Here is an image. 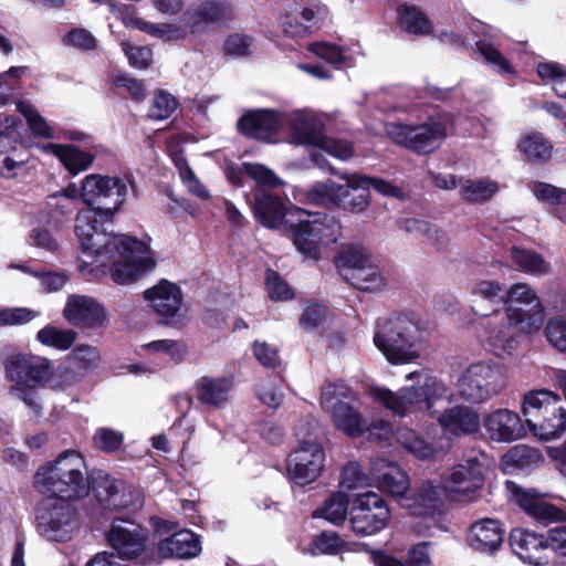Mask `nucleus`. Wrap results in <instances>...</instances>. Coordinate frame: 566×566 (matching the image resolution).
<instances>
[{
    "instance_id": "nucleus-15",
    "label": "nucleus",
    "mask_w": 566,
    "mask_h": 566,
    "mask_svg": "<svg viewBox=\"0 0 566 566\" xmlns=\"http://www.w3.org/2000/svg\"><path fill=\"white\" fill-rule=\"evenodd\" d=\"M322 408L327 411L342 432L358 437L364 432L365 420L359 411L356 394L342 384H328L321 394Z\"/></svg>"
},
{
    "instance_id": "nucleus-17",
    "label": "nucleus",
    "mask_w": 566,
    "mask_h": 566,
    "mask_svg": "<svg viewBox=\"0 0 566 566\" xmlns=\"http://www.w3.org/2000/svg\"><path fill=\"white\" fill-rule=\"evenodd\" d=\"M108 545L123 559L142 565L156 562V552L148 544L147 531L129 521H114L106 534Z\"/></svg>"
},
{
    "instance_id": "nucleus-6",
    "label": "nucleus",
    "mask_w": 566,
    "mask_h": 566,
    "mask_svg": "<svg viewBox=\"0 0 566 566\" xmlns=\"http://www.w3.org/2000/svg\"><path fill=\"white\" fill-rule=\"evenodd\" d=\"M522 412L531 433L542 441L560 437L566 430V408L558 394L538 389L524 395Z\"/></svg>"
},
{
    "instance_id": "nucleus-63",
    "label": "nucleus",
    "mask_w": 566,
    "mask_h": 566,
    "mask_svg": "<svg viewBox=\"0 0 566 566\" xmlns=\"http://www.w3.org/2000/svg\"><path fill=\"white\" fill-rule=\"evenodd\" d=\"M265 287L272 301H289L295 296L293 289L273 270L266 271Z\"/></svg>"
},
{
    "instance_id": "nucleus-43",
    "label": "nucleus",
    "mask_w": 566,
    "mask_h": 566,
    "mask_svg": "<svg viewBox=\"0 0 566 566\" xmlns=\"http://www.w3.org/2000/svg\"><path fill=\"white\" fill-rule=\"evenodd\" d=\"M459 187L461 198L472 203L485 202L500 190L497 181L488 177L460 180Z\"/></svg>"
},
{
    "instance_id": "nucleus-36",
    "label": "nucleus",
    "mask_w": 566,
    "mask_h": 566,
    "mask_svg": "<svg viewBox=\"0 0 566 566\" xmlns=\"http://www.w3.org/2000/svg\"><path fill=\"white\" fill-rule=\"evenodd\" d=\"M35 147L44 155L56 157L73 175L86 170L94 159L90 153L69 144L36 143Z\"/></svg>"
},
{
    "instance_id": "nucleus-3",
    "label": "nucleus",
    "mask_w": 566,
    "mask_h": 566,
    "mask_svg": "<svg viewBox=\"0 0 566 566\" xmlns=\"http://www.w3.org/2000/svg\"><path fill=\"white\" fill-rule=\"evenodd\" d=\"M294 436L296 444L286 460V475L297 485H307L325 467L322 430L314 419H303L295 426Z\"/></svg>"
},
{
    "instance_id": "nucleus-61",
    "label": "nucleus",
    "mask_w": 566,
    "mask_h": 566,
    "mask_svg": "<svg viewBox=\"0 0 566 566\" xmlns=\"http://www.w3.org/2000/svg\"><path fill=\"white\" fill-rule=\"evenodd\" d=\"M544 335L547 343L559 353H566V318L558 316L551 318L545 328Z\"/></svg>"
},
{
    "instance_id": "nucleus-37",
    "label": "nucleus",
    "mask_w": 566,
    "mask_h": 566,
    "mask_svg": "<svg viewBox=\"0 0 566 566\" xmlns=\"http://www.w3.org/2000/svg\"><path fill=\"white\" fill-rule=\"evenodd\" d=\"M350 187L345 181V185H337L333 180H326L314 184L307 190H298V195H295V199L304 200L307 203L333 207L340 206L344 198L349 196Z\"/></svg>"
},
{
    "instance_id": "nucleus-12",
    "label": "nucleus",
    "mask_w": 566,
    "mask_h": 566,
    "mask_svg": "<svg viewBox=\"0 0 566 566\" xmlns=\"http://www.w3.org/2000/svg\"><path fill=\"white\" fill-rule=\"evenodd\" d=\"M507 385V369L493 360H482L468 366L460 375L459 396L471 403H483L499 396Z\"/></svg>"
},
{
    "instance_id": "nucleus-5",
    "label": "nucleus",
    "mask_w": 566,
    "mask_h": 566,
    "mask_svg": "<svg viewBox=\"0 0 566 566\" xmlns=\"http://www.w3.org/2000/svg\"><path fill=\"white\" fill-rule=\"evenodd\" d=\"M522 412L531 433L542 441L560 437L566 430V408L558 394L538 389L524 395Z\"/></svg>"
},
{
    "instance_id": "nucleus-2",
    "label": "nucleus",
    "mask_w": 566,
    "mask_h": 566,
    "mask_svg": "<svg viewBox=\"0 0 566 566\" xmlns=\"http://www.w3.org/2000/svg\"><path fill=\"white\" fill-rule=\"evenodd\" d=\"M33 486L42 495L61 501H73L90 493L87 467L76 450H65L55 459L38 468Z\"/></svg>"
},
{
    "instance_id": "nucleus-9",
    "label": "nucleus",
    "mask_w": 566,
    "mask_h": 566,
    "mask_svg": "<svg viewBox=\"0 0 566 566\" xmlns=\"http://www.w3.org/2000/svg\"><path fill=\"white\" fill-rule=\"evenodd\" d=\"M113 217H106L103 211L87 208L80 211L75 219V234L81 243L83 259L80 270L84 272V265L106 264L111 255V249L118 237L107 231L105 224L112 223Z\"/></svg>"
},
{
    "instance_id": "nucleus-23",
    "label": "nucleus",
    "mask_w": 566,
    "mask_h": 566,
    "mask_svg": "<svg viewBox=\"0 0 566 566\" xmlns=\"http://www.w3.org/2000/svg\"><path fill=\"white\" fill-rule=\"evenodd\" d=\"M484 464L470 458L451 468L443 476V489L454 497L470 496L483 484Z\"/></svg>"
},
{
    "instance_id": "nucleus-44",
    "label": "nucleus",
    "mask_w": 566,
    "mask_h": 566,
    "mask_svg": "<svg viewBox=\"0 0 566 566\" xmlns=\"http://www.w3.org/2000/svg\"><path fill=\"white\" fill-rule=\"evenodd\" d=\"M308 51L331 64L343 66H352L360 54L359 46L342 48L327 42L312 43L308 45Z\"/></svg>"
},
{
    "instance_id": "nucleus-41",
    "label": "nucleus",
    "mask_w": 566,
    "mask_h": 566,
    "mask_svg": "<svg viewBox=\"0 0 566 566\" xmlns=\"http://www.w3.org/2000/svg\"><path fill=\"white\" fill-rule=\"evenodd\" d=\"M504 286L495 280H480L471 289V310L475 315L488 316L483 311V303L490 306L505 304Z\"/></svg>"
},
{
    "instance_id": "nucleus-25",
    "label": "nucleus",
    "mask_w": 566,
    "mask_h": 566,
    "mask_svg": "<svg viewBox=\"0 0 566 566\" xmlns=\"http://www.w3.org/2000/svg\"><path fill=\"white\" fill-rule=\"evenodd\" d=\"M325 15L326 8L317 0L295 2L281 18V27L287 36L303 38Z\"/></svg>"
},
{
    "instance_id": "nucleus-31",
    "label": "nucleus",
    "mask_w": 566,
    "mask_h": 566,
    "mask_svg": "<svg viewBox=\"0 0 566 566\" xmlns=\"http://www.w3.org/2000/svg\"><path fill=\"white\" fill-rule=\"evenodd\" d=\"M488 437L495 442L510 443L524 437L525 429L520 416L509 409H496L483 420Z\"/></svg>"
},
{
    "instance_id": "nucleus-22",
    "label": "nucleus",
    "mask_w": 566,
    "mask_h": 566,
    "mask_svg": "<svg viewBox=\"0 0 566 566\" xmlns=\"http://www.w3.org/2000/svg\"><path fill=\"white\" fill-rule=\"evenodd\" d=\"M253 212L255 219L266 228L287 231L294 226L295 216H304L300 208H286L282 200L268 190H255Z\"/></svg>"
},
{
    "instance_id": "nucleus-1",
    "label": "nucleus",
    "mask_w": 566,
    "mask_h": 566,
    "mask_svg": "<svg viewBox=\"0 0 566 566\" xmlns=\"http://www.w3.org/2000/svg\"><path fill=\"white\" fill-rule=\"evenodd\" d=\"M407 381L413 384L394 392L379 386H370V397L397 416H406L419 410L437 415L441 428L453 436L470 434L480 428V417L467 406H454L438 415L436 403L449 400L451 394L444 382L428 370L420 369L406 375Z\"/></svg>"
},
{
    "instance_id": "nucleus-27",
    "label": "nucleus",
    "mask_w": 566,
    "mask_h": 566,
    "mask_svg": "<svg viewBox=\"0 0 566 566\" xmlns=\"http://www.w3.org/2000/svg\"><path fill=\"white\" fill-rule=\"evenodd\" d=\"M285 111L258 109L243 115L238 125L239 129L247 136L273 142V137L284 126Z\"/></svg>"
},
{
    "instance_id": "nucleus-46",
    "label": "nucleus",
    "mask_w": 566,
    "mask_h": 566,
    "mask_svg": "<svg viewBox=\"0 0 566 566\" xmlns=\"http://www.w3.org/2000/svg\"><path fill=\"white\" fill-rule=\"evenodd\" d=\"M17 111L25 118L29 130L35 138L54 139L56 133L53 126L28 101H18Z\"/></svg>"
},
{
    "instance_id": "nucleus-58",
    "label": "nucleus",
    "mask_w": 566,
    "mask_h": 566,
    "mask_svg": "<svg viewBox=\"0 0 566 566\" xmlns=\"http://www.w3.org/2000/svg\"><path fill=\"white\" fill-rule=\"evenodd\" d=\"M244 174L256 185L255 190H266L283 185V181L266 166L258 163H243Z\"/></svg>"
},
{
    "instance_id": "nucleus-52",
    "label": "nucleus",
    "mask_w": 566,
    "mask_h": 566,
    "mask_svg": "<svg viewBox=\"0 0 566 566\" xmlns=\"http://www.w3.org/2000/svg\"><path fill=\"white\" fill-rule=\"evenodd\" d=\"M518 148L532 161L548 159L553 149L548 140L538 133L524 136L518 144Z\"/></svg>"
},
{
    "instance_id": "nucleus-34",
    "label": "nucleus",
    "mask_w": 566,
    "mask_h": 566,
    "mask_svg": "<svg viewBox=\"0 0 566 566\" xmlns=\"http://www.w3.org/2000/svg\"><path fill=\"white\" fill-rule=\"evenodd\" d=\"M156 552V560L159 558L189 559L197 557L201 552L199 537L189 530H181L160 539Z\"/></svg>"
},
{
    "instance_id": "nucleus-64",
    "label": "nucleus",
    "mask_w": 566,
    "mask_h": 566,
    "mask_svg": "<svg viewBox=\"0 0 566 566\" xmlns=\"http://www.w3.org/2000/svg\"><path fill=\"white\" fill-rule=\"evenodd\" d=\"M532 192L538 200L549 205L559 207L566 205V190L551 184L534 182L532 185Z\"/></svg>"
},
{
    "instance_id": "nucleus-21",
    "label": "nucleus",
    "mask_w": 566,
    "mask_h": 566,
    "mask_svg": "<svg viewBox=\"0 0 566 566\" xmlns=\"http://www.w3.org/2000/svg\"><path fill=\"white\" fill-rule=\"evenodd\" d=\"M232 19V6L228 0H201L191 4L181 15L180 25L186 36L202 34L209 25Z\"/></svg>"
},
{
    "instance_id": "nucleus-19",
    "label": "nucleus",
    "mask_w": 566,
    "mask_h": 566,
    "mask_svg": "<svg viewBox=\"0 0 566 566\" xmlns=\"http://www.w3.org/2000/svg\"><path fill=\"white\" fill-rule=\"evenodd\" d=\"M390 510L376 492L367 491L356 495L350 512V525L355 534L371 536L387 527Z\"/></svg>"
},
{
    "instance_id": "nucleus-39",
    "label": "nucleus",
    "mask_w": 566,
    "mask_h": 566,
    "mask_svg": "<svg viewBox=\"0 0 566 566\" xmlns=\"http://www.w3.org/2000/svg\"><path fill=\"white\" fill-rule=\"evenodd\" d=\"M402 506L413 515L431 516L442 505L441 490L431 482H423L411 496H402Z\"/></svg>"
},
{
    "instance_id": "nucleus-26",
    "label": "nucleus",
    "mask_w": 566,
    "mask_h": 566,
    "mask_svg": "<svg viewBox=\"0 0 566 566\" xmlns=\"http://www.w3.org/2000/svg\"><path fill=\"white\" fill-rule=\"evenodd\" d=\"M514 303L531 306L530 310L517 307L522 313L527 333L539 331L545 318V307L536 292L526 283H514L506 290L505 304L514 305Z\"/></svg>"
},
{
    "instance_id": "nucleus-10",
    "label": "nucleus",
    "mask_w": 566,
    "mask_h": 566,
    "mask_svg": "<svg viewBox=\"0 0 566 566\" xmlns=\"http://www.w3.org/2000/svg\"><path fill=\"white\" fill-rule=\"evenodd\" d=\"M284 125L290 127L291 144L313 146L340 160H347L354 154L350 143L323 135V120L313 111H285Z\"/></svg>"
},
{
    "instance_id": "nucleus-62",
    "label": "nucleus",
    "mask_w": 566,
    "mask_h": 566,
    "mask_svg": "<svg viewBox=\"0 0 566 566\" xmlns=\"http://www.w3.org/2000/svg\"><path fill=\"white\" fill-rule=\"evenodd\" d=\"M177 108L176 98L166 91H157L150 104L148 116L156 120L168 118Z\"/></svg>"
},
{
    "instance_id": "nucleus-57",
    "label": "nucleus",
    "mask_w": 566,
    "mask_h": 566,
    "mask_svg": "<svg viewBox=\"0 0 566 566\" xmlns=\"http://www.w3.org/2000/svg\"><path fill=\"white\" fill-rule=\"evenodd\" d=\"M476 50L483 56L484 61L500 74H512L513 66L510 61L500 52L497 46L486 40L476 42Z\"/></svg>"
},
{
    "instance_id": "nucleus-51",
    "label": "nucleus",
    "mask_w": 566,
    "mask_h": 566,
    "mask_svg": "<svg viewBox=\"0 0 566 566\" xmlns=\"http://www.w3.org/2000/svg\"><path fill=\"white\" fill-rule=\"evenodd\" d=\"M338 176L342 180L348 184V187H350L352 190L367 189L369 192V189L374 188L377 192L384 196L397 197L399 195L398 188L392 186L390 182L379 178H370L358 172H343Z\"/></svg>"
},
{
    "instance_id": "nucleus-50",
    "label": "nucleus",
    "mask_w": 566,
    "mask_h": 566,
    "mask_svg": "<svg viewBox=\"0 0 566 566\" xmlns=\"http://www.w3.org/2000/svg\"><path fill=\"white\" fill-rule=\"evenodd\" d=\"M511 258L521 271L532 275H544L551 270L548 262L533 250L512 248Z\"/></svg>"
},
{
    "instance_id": "nucleus-56",
    "label": "nucleus",
    "mask_w": 566,
    "mask_h": 566,
    "mask_svg": "<svg viewBox=\"0 0 566 566\" xmlns=\"http://www.w3.org/2000/svg\"><path fill=\"white\" fill-rule=\"evenodd\" d=\"M537 74L543 82L551 84L555 93L566 99V70L555 62H543L537 65Z\"/></svg>"
},
{
    "instance_id": "nucleus-18",
    "label": "nucleus",
    "mask_w": 566,
    "mask_h": 566,
    "mask_svg": "<svg viewBox=\"0 0 566 566\" xmlns=\"http://www.w3.org/2000/svg\"><path fill=\"white\" fill-rule=\"evenodd\" d=\"M128 184L126 178L88 175L82 180L81 198L91 208L113 217L126 200Z\"/></svg>"
},
{
    "instance_id": "nucleus-60",
    "label": "nucleus",
    "mask_w": 566,
    "mask_h": 566,
    "mask_svg": "<svg viewBox=\"0 0 566 566\" xmlns=\"http://www.w3.org/2000/svg\"><path fill=\"white\" fill-rule=\"evenodd\" d=\"M541 459L537 450L530 448L525 444H520L511 448L503 457V462L507 467L525 468Z\"/></svg>"
},
{
    "instance_id": "nucleus-4",
    "label": "nucleus",
    "mask_w": 566,
    "mask_h": 566,
    "mask_svg": "<svg viewBox=\"0 0 566 566\" xmlns=\"http://www.w3.org/2000/svg\"><path fill=\"white\" fill-rule=\"evenodd\" d=\"M6 374L11 382L12 397L23 402L35 416H41L43 399L39 387L52 375L50 361L40 356L15 355L8 360Z\"/></svg>"
},
{
    "instance_id": "nucleus-49",
    "label": "nucleus",
    "mask_w": 566,
    "mask_h": 566,
    "mask_svg": "<svg viewBox=\"0 0 566 566\" xmlns=\"http://www.w3.org/2000/svg\"><path fill=\"white\" fill-rule=\"evenodd\" d=\"M399 27L416 35H426L431 32V23L426 14L415 6L402 4L398 8Z\"/></svg>"
},
{
    "instance_id": "nucleus-28",
    "label": "nucleus",
    "mask_w": 566,
    "mask_h": 566,
    "mask_svg": "<svg viewBox=\"0 0 566 566\" xmlns=\"http://www.w3.org/2000/svg\"><path fill=\"white\" fill-rule=\"evenodd\" d=\"M63 314L67 322L78 327H99L107 319L104 306L87 295H70Z\"/></svg>"
},
{
    "instance_id": "nucleus-38",
    "label": "nucleus",
    "mask_w": 566,
    "mask_h": 566,
    "mask_svg": "<svg viewBox=\"0 0 566 566\" xmlns=\"http://www.w3.org/2000/svg\"><path fill=\"white\" fill-rule=\"evenodd\" d=\"M95 492L99 504L108 510L128 507L137 496L124 482L109 478L96 481Z\"/></svg>"
},
{
    "instance_id": "nucleus-47",
    "label": "nucleus",
    "mask_w": 566,
    "mask_h": 566,
    "mask_svg": "<svg viewBox=\"0 0 566 566\" xmlns=\"http://www.w3.org/2000/svg\"><path fill=\"white\" fill-rule=\"evenodd\" d=\"M371 259L370 254L363 247L348 245L343 248L335 263L339 274L349 282L352 274L367 264Z\"/></svg>"
},
{
    "instance_id": "nucleus-8",
    "label": "nucleus",
    "mask_w": 566,
    "mask_h": 566,
    "mask_svg": "<svg viewBox=\"0 0 566 566\" xmlns=\"http://www.w3.org/2000/svg\"><path fill=\"white\" fill-rule=\"evenodd\" d=\"M374 344L392 365L410 364L420 357L419 327L406 316L378 322Z\"/></svg>"
},
{
    "instance_id": "nucleus-59",
    "label": "nucleus",
    "mask_w": 566,
    "mask_h": 566,
    "mask_svg": "<svg viewBox=\"0 0 566 566\" xmlns=\"http://www.w3.org/2000/svg\"><path fill=\"white\" fill-rule=\"evenodd\" d=\"M29 67L24 65L12 66L8 71L0 72V104H9L13 91L20 81L28 74Z\"/></svg>"
},
{
    "instance_id": "nucleus-14",
    "label": "nucleus",
    "mask_w": 566,
    "mask_h": 566,
    "mask_svg": "<svg viewBox=\"0 0 566 566\" xmlns=\"http://www.w3.org/2000/svg\"><path fill=\"white\" fill-rule=\"evenodd\" d=\"M386 133L397 145L417 154H429L446 139L447 123L440 117H429L421 123H388Z\"/></svg>"
},
{
    "instance_id": "nucleus-35",
    "label": "nucleus",
    "mask_w": 566,
    "mask_h": 566,
    "mask_svg": "<svg viewBox=\"0 0 566 566\" xmlns=\"http://www.w3.org/2000/svg\"><path fill=\"white\" fill-rule=\"evenodd\" d=\"M145 298L151 308L167 323L181 310L182 293L178 285L161 281L154 287L145 291Z\"/></svg>"
},
{
    "instance_id": "nucleus-11",
    "label": "nucleus",
    "mask_w": 566,
    "mask_h": 566,
    "mask_svg": "<svg viewBox=\"0 0 566 566\" xmlns=\"http://www.w3.org/2000/svg\"><path fill=\"white\" fill-rule=\"evenodd\" d=\"M340 229L334 217L304 210V216H295L294 226L289 227L286 232L292 237L298 252L308 259L317 260L325 247L338 240Z\"/></svg>"
},
{
    "instance_id": "nucleus-55",
    "label": "nucleus",
    "mask_w": 566,
    "mask_h": 566,
    "mask_svg": "<svg viewBox=\"0 0 566 566\" xmlns=\"http://www.w3.org/2000/svg\"><path fill=\"white\" fill-rule=\"evenodd\" d=\"M348 513V499L344 493H334L326 501L322 509L314 512V516L323 517L333 524L345 521Z\"/></svg>"
},
{
    "instance_id": "nucleus-13",
    "label": "nucleus",
    "mask_w": 566,
    "mask_h": 566,
    "mask_svg": "<svg viewBox=\"0 0 566 566\" xmlns=\"http://www.w3.org/2000/svg\"><path fill=\"white\" fill-rule=\"evenodd\" d=\"M111 255L112 259L106 264L93 266H111L112 279L119 284L135 281L143 272L154 266L148 245L128 235L118 237L111 249Z\"/></svg>"
},
{
    "instance_id": "nucleus-40",
    "label": "nucleus",
    "mask_w": 566,
    "mask_h": 566,
    "mask_svg": "<svg viewBox=\"0 0 566 566\" xmlns=\"http://www.w3.org/2000/svg\"><path fill=\"white\" fill-rule=\"evenodd\" d=\"M231 388L230 377L202 376L196 382L197 399L203 405L221 407L228 401Z\"/></svg>"
},
{
    "instance_id": "nucleus-48",
    "label": "nucleus",
    "mask_w": 566,
    "mask_h": 566,
    "mask_svg": "<svg viewBox=\"0 0 566 566\" xmlns=\"http://www.w3.org/2000/svg\"><path fill=\"white\" fill-rule=\"evenodd\" d=\"M349 283L361 291L376 292L385 289L387 280L371 259L352 274Z\"/></svg>"
},
{
    "instance_id": "nucleus-42",
    "label": "nucleus",
    "mask_w": 566,
    "mask_h": 566,
    "mask_svg": "<svg viewBox=\"0 0 566 566\" xmlns=\"http://www.w3.org/2000/svg\"><path fill=\"white\" fill-rule=\"evenodd\" d=\"M169 153L175 167L178 170L179 177L187 188L188 192L201 200H209L210 192L205 185L196 176L192 168L189 166L187 158L181 149H175L172 145L169 146Z\"/></svg>"
},
{
    "instance_id": "nucleus-32",
    "label": "nucleus",
    "mask_w": 566,
    "mask_h": 566,
    "mask_svg": "<svg viewBox=\"0 0 566 566\" xmlns=\"http://www.w3.org/2000/svg\"><path fill=\"white\" fill-rule=\"evenodd\" d=\"M397 442L409 453L420 460H431L443 454L449 448V441L444 437L428 434L419 436L415 430L403 427L396 431Z\"/></svg>"
},
{
    "instance_id": "nucleus-29",
    "label": "nucleus",
    "mask_w": 566,
    "mask_h": 566,
    "mask_svg": "<svg viewBox=\"0 0 566 566\" xmlns=\"http://www.w3.org/2000/svg\"><path fill=\"white\" fill-rule=\"evenodd\" d=\"M547 534H538L526 528H514L510 533V545L515 555L533 566H542L547 563L546 551L549 549Z\"/></svg>"
},
{
    "instance_id": "nucleus-53",
    "label": "nucleus",
    "mask_w": 566,
    "mask_h": 566,
    "mask_svg": "<svg viewBox=\"0 0 566 566\" xmlns=\"http://www.w3.org/2000/svg\"><path fill=\"white\" fill-rule=\"evenodd\" d=\"M36 339L45 346L66 350L74 344L76 334L72 329H62L48 325L38 332Z\"/></svg>"
},
{
    "instance_id": "nucleus-45",
    "label": "nucleus",
    "mask_w": 566,
    "mask_h": 566,
    "mask_svg": "<svg viewBox=\"0 0 566 566\" xmlns=\"http://www.w3.org/2000/svg\"><path fill=\"white\" fill-rule=\"evenodd\" d=\"M125 24L164 41H178L186 38L185 30L176 23H154L143 18H132L125 20Z\"/></svg>"
},
{
    "instance_id": "nucleus-54",
    "label": "nucleus",
    "mask_w": 566,
    "mask_h": 566,
    "mask_svg": "<svg viewBox=\"0 0 566 566\" xmlns=\"http://www.w3.org/2000/svg\"><path fill=\"white\" fill-rule=\"evenodd\" d=\"M149 355H166L175 364H180L188 354L187 345L181 340L159 339L143 345Z\"/></svg>"
},
{
    "instance_id": "nucleus-24",
    "label": "nucleus",
    "mask_w": 566,
    "mask_h": 566,
    "mask_svg": "<svg viewBox=\"0 0 566 566\" xmlns=\"http://www.w3.org/2000/svg\"><path fill=\"white\" fill-rule=\"evenodd\" d=\"M510 490L514 502L532 518L543 524L564 523L566 513L545 501L546 494L535 489H522L513 483Z\"/></svg>"
},
{
    "instance_id": "nucleus-30",
    "label": "nucleus",
    "mask_w": 566,
    "mask_h": 566,
    "mask_svg": "<svg viewBox=\"0 0 566 566\" xmlns=\"http://www.w3.org/2000/svg\"><path fill=\"white\" fill-rule=\"evenodd\" d=\"M370 476L379 490L400 499L410 486L409 478L400 465L385 458L370 462Z\"/></svg>"
},
{
    "instance_id": "nucleus-33",
    "label": "nucleus",
    "mask_w": 566,
    "mask_h": 566,
    "mask_svg": "<svg viewBox=\"0 0 566 566\" xmlns=\"http://www.w3.org/2000/svg\"><path fill=\"white\" fill-rule=\"evenodd\" d=\"M504 535V525L499 520L485 517L471 524L468 543L472 549L491 555L500 549Z\"/></svg>"
},
{
    "instance_id": "nucleus-20",
    "label": "nucleus",
    "mask_w": 566,
    "mask_h": 566,
    "mask_svg": "<svg viewBox=\"0 0 566 566\" xmlns=\"http://www.w3.org/2000/svg\"><path fill=\"white\" fill-rule=\"evenodd\" d=\"M36 520L39 534L49 542H67L78 530L76 511L69 501L46 502Z\"/></svg>"
},
{
    "instance_id": "nucleus-7",
    "label": "nucleus",
    "mask_w": 566,
    "mask_h": 566,
    "mask_svg": "<svg viewBox=\"0 0 566 566\" xmlns=\"http://www.w3.org/2000/svg\"><path fill=\"white\" fill-rule=\"evenodd\" d=\"M522 412L531 433L542 441L560 437L566 430V408L558 394L538 389L524 395Z\"/></svg>"
},
{
    "instance_id": "nucleus-16",
    "label": "nucleus",
    "mask_w": 566,
    "mask_h": 566,
    "mask_svg": "<svg viewBox=\"0 0 566 566\" xmlns=\"http://www.w3.org/2000/svg\"><path fill=\"white\" fill-rule=\"evenodd\" d=\"M517 333L528 334L522 313L515 305H506L505 312H496L484 324L480 334L483 346L497 357L511 356L516 349Z\"/></svg>"
}]
</instances>
